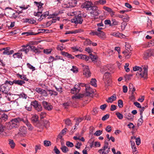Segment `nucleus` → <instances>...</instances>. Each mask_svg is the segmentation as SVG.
I'll return each instance as SVG.
<instances>
[{
    "instance_id": "f257e3e1",
    "label": "nucleus",
    "mask_w": 154,
    "mask_h": 154,
    "mask_svg": "<svg viewBox=\"0 0 154 154\" xmlns=\"http://www.w3.org/2000/svg\"><path fill=\"white\" fill-rule=\"evenodd\" d=\"M134 71H137L136 75L139 77L146 79L148 76V68L147 66H142V67L135 66L133 68Z\"/></svg>"
},
{
    "instance_id": "f03ea898",
    "label": "nucleus",
    "mask_w": 154,
    "mask_h": 154,
    "mask_svg": "<svg viewBox=\"0 0 154 154\" xmlns=\"http://www.w3.org/2000/svg\"><path fill=\"white\" fill-rule=\"evenodd\" d=\"M103 79L106 85L109 86L111 83V74L109 72H106L104 75Z\"/></svg>"
},
{
    "instance_id": "7ed1b4c3",
    "label": "nucleus",
    "mask_w": 154,
    "mask_h": 154,
    "mask_svg": "<svg viewBox=\"0 0 154 154\" xmlns=\"http://www.w3.org/2000/svg\"><path fill=\"white\" fill-rule=\"evenodd\" d=\"M20 118H15L11 120L10 122V125L8 127L9 129H11L13 128H17L19 125L20 121Z\"/></svg>"
},
{
    "instance_id": "20e7f679",
    "label": "nucleus",
    "mask_w": 154,
    "mask_h": 154,
    "mask_svg": "<svg viewBox=\"0 0 154 154\" xmlns=\"http://www.w3.org/2000/svg\"><path fill=\"white\" fill-rule=\"evenodd\" d=\"M83 20L82 18L81 15H78L77 16H75L74 17L71 19V22L72 23H75L76 24H81L82 23Z\"/></svg>"
},
{
    "instance_id": "39448f33",
    "label": "nucleus",
    "mask_w": 154,
    "mask_h": 154,
    "mask_svg": "<svg viewBox=\"0 0 154 154\" xmlns=\"http://www.w3.org/2000/svg\"><path fill=\"white\" fill-rule=\"evenodd\" d=\"M16 96L15 94L8 93L5 95L4 98L5 100L12 102L15 99Z\"/></svg>"
},
{
    "instance_id": "423d86ee",
    "label": "nucleus",
    "mask_w": 154,
    "mask_h": 154,
    "mask_svg": "<svg viewBox=\"0 0 154 154\" xmlns=\"http://www.w3.org/2000/svg\"><path fill=\"white\" fill-rule=\"evenodd\" d=\"M83 74L87 78L90 77L91 75V73L89 69L88 66L86 65H83Z\"/></svg>"
},
{
    "instance_id": "0eeeda50",
    "label": "nucleus",
    "mask_w": 154,
    "mask_h": 154,
    "mask_svg": "<svg viewBox=\"0 0 154 154\" xmlns=\"http://www.w3.org/2000/svg\"><path fill=\"white\" fill-rule=\"evenodd\" d=\"M10 90L9 87L6 84L2 85L0 86V91L7 94Z\"/></svg>"
},
{
    "instance_id": "6e6552de",
    "label": "nucleus",
    "mask_w": 154,
    "mask_h": 154,
    "mask_svg": "<svg viewBox=\"0 0 154 154\" xmlns=\"http://www.w3.org/2000/svg\"><path fill=\"white\" fill-rule=\"evenodd\" d=\"M34 3L38 8V12L42 14L44 9L43 7L44 4L41 3V2H37L36 1L34 2Z\"/></svg>"
},
{
    "instance_id": "1a4fd4ad",
    "label": "nucleus",
    "mask_w": 154,
    "mask_h": 154,
    "mask_svg": "<svg viewBox=\"0 0 154 154\" xmlns=\"http://www.w3.org/2000/svg\"><path fill=\"white\" fill-rule=\"evenodd\" d=\"M93 5L92 3L91 2H86L82 4L81 6L82 8H86L87 11L90 10L91 6Z\"/></svg>"
},
{
    "instance_id": "9d476101",
    "label": "nucleus",
    "mask_w": 154,
    "mask_h": 154,
    "mask_svg": "<svg viewBox=\"0 0 154 154\" xmlns=\"http://www.w3.org/2000/svg\"><path fill=\"white\" fill-rule=\"evenodd\" d=\"M35 91L38 93L41 94L44 96L47 95V93L45 90L41 88H36L35 89Z\"/></svg>"
},
{
    "instance_id": "9b49d317",
    "label": "nucleus",
    "mask_w": 154,
    "mask_h": 154,
    "mask_svg": "<svg viewBox=\"0 0 154 154\" xmlns=\"http://www.w3.org/2000/svg\"><path fill=\"white\" fill-rule=\"evenodd\" d=\"M42 105L45 109L48 111L51 110L53 108V106L51 104L45 101H43Z\"/></svg>"
},
{
    "instance_id": "f8f14e48",
    "label": "nucleus",
    "mask_w": 154,
    "mask_h": 154,
    "mask_svg": "<svg viewBox=\"0 0 154 154\" xmlns=\"http://www.w3.org/2000/svg\"><path fill=\"white\" fill-rule=\"evenodd\" d=\"M81 88L78 85H75L74 87L71 89L70 92L73 94H77L79 93Z\"/></svg>"
},
{
    "instance_id": "ddd939ff",
    "label": "nucleus",
    "mask_w": 154,
    "mask_h": 154,
    "mask_svg": "<svg viewBox=\"0 0 154 154\" xmlns=\"http://www.w3.org/2000/svg\"><path fill=\"white\" fill-rule=\"evenodd\" d=\"M93 92V90L90 86H87L85 87V91L84 94L85 96H89L91 94H92Z\"/></svg>"
},
{
    "instance_id": "4468645a",
    "label": "nucleus",
    "mask_w": 154,
    "mask_h": 154,
    "mask_svg": "<svg viewBox=\"0 0 154 154\" xmlns=\"http://www.w3.org/2000/svg\"><path fill=\"white\" fill-rule=\"evenodd\" d=\"M27 133L26 129L25 127H21L19 130L18 134L19 135L23 136Z\"/></svg>"
},
{
    "instance_id": "2eb2a0df",
    "label": "nucleus",
    "mask_w": 154,
    "mask_h": 154,
    "mask_svg": "<svg viewBox=\"0 0 154 154\" xmlns=\"http://www.w3.org/2000/svg\"><path fill=\"white\" fill-rule=\"evenodd\" d=\"M103 29L102 28L98 27L97 29V31L99 32H98L97 36L101 38H104L106 37L105 34L103 32L101 31Z\"/></svg>"
},
{
    "instance_id": "dca6fc26",
    "label": "nucleus",
    "mask_w": 154,
    "mask_h": 154,
    "mask_svg": "<svg viewBox=\"0 0 154 154\" xmlns=\"http://www.w3.org/2000/svg\"><path fill=\"white\" fill-rule=\"evenodd\" d=\"M110 66L109 65H107L103 66L101 67L100 69V72L102 73L108 72L110 70Z\"/></svg>"
},
{
    "instance_id": "f3484780",
    "label": "nucleus",
    "mask_w": 154,
    "mask_h": 154,
    "mask_svg": "<svg viewBox=\"0 0 154 154\" xmlns=\"http://www.w3.org/2000/svg\"><path fill=\"white\" fill-rule=\"evenodd\" d=\"M111 35L124 38H125L126 37L125 35L120 33L119 32H112L111 34Z\"/></svg>"
},
{
    "instance_id": "a211bd4d",
    "label": "nucleus",
    "mask_w": 154,
    "mask_h": 154,
    "mask_svg": "<svg viewBox=\"0 0 154 154\" xmlns=\"http://www.w3.org/2000/svg\"><path fill=\"white\" fill-rule=\"evenodd\" d=\"M22 47L23 48L20 49V51H24L26 54H27L29 52L30 49L29 45L27 44L26 45H23Z\"/></svg>"
},
{
    "instance_id": "6ab92c4d",
    "label": "nucleus",
    "mask_w": 154,
    "mask_h": 154,
    "mask_svg": "<svg viewBox=\"0 0 154 154\" xmlns=\"http://www.w3.org/2000/svg\"><path fill=\"white\" fill-rule=\"evenodd\" d=\"M75 57L79 59L85 60L86 61L88 60L89 58L85 55L82 54H78L75 55Z\"/></svg>"
},
{
    "instance_id": "aec40b11",
    "label": "nucleus",
    "mask_w": 154,
    "mask_h": 154,
    "mask_svg": "<svg viewBox=\"0 0 154 154\" xmlns=\"http://www.w3.org/2000/svg\"><path fill=\"white\" fill-rule=\"evenodd\" d=\"M23 22L24 23L29 24H34L36 23V21L33 18H26L23 19Z\"/></svg>"
},
{
    "instance_id": "412c9836",
    "label": "nucleus",
    "mask_w": 154,
    "mask_h": 154,
    "mask_svg": "<svg viewBox=\"0 0 154 154\" xmlns=\"http://www.w3.org/2000/svg\"><path fill=\"white\" fill-rule=\"evenodd\" d=\"M83 31V29H79L75 30L74 31H66L65 33V34H76L78 33H80Z\"/></svg>"
},
{
    "instance_id": "4be33fe9",
    "label": "nucleus",
    "mask_w": 154,
    "mask_h": 154,
    "mask_svg": "<svg viewBox=\"0 0 154 154\" xmlns=\"http://www.w3.org/2000/svg\"><path fill=\"white\" fill-rule=\"evenodd\" d=\"M122 53L125 55V58L127 59L130 58L131 55V51L128 50V49L125 50Z\"/></svg>"
},
{
    "instance_id": "5701e85b",
    "label": "nucleus",
    "mask_w": 154,
    "mask_h": 154,
    "mask_svg": "<svg viewBox=\"0 0 154 154\" xmlns=\"http://www.w3.org/2000/svg\"><path fill=\"white\" fill-rule=\"evenodd\" d=\"M0 119H1L2 121L4 122L6 121L8 119V116L7 115L2 112H1V115L0 116Z\"/></svg>"
},
{
    "instance_id": "b1692460",
    "label": "nucleus",
    "mask_w": 154,
    "mask_h": 154,
    "mask_svg": "<svg viewBox=\"0 0 154 154\" xmlns=\"http://www.w3.org/2000/svg\"><path fill=\"white\" fill-rule=\"evenodd\" d=\"M13 82L15 84L20 86H22L23 84L25 83L24 81L21 80H13Z\"/></svg>"
},
{
    "instance_id": "393cba45",
    "label": "nucleus",
    "mask_w": 154,
    "mask_h": 154,
    "mask_svg": "<svg viewBox=\"0 0 154 154\" xmlns=\"http://www.w3.org/2000/svg\"><path fill=\"white\" fill-rule=\"evenodd\" d=\"M116 99V97L115 94H114L112 96L108 98V99L106 100L108 103H112L113 101L115 100Z\"/></svg>"
},
{
    "instance_id": "a878e982",
    "label": "nucleus",
    "mask_w": 154,
    "mask_h": 154,
    "mask_svg": "<svg viewBox=\"0 0 154 154\" xmlns=\"http://www.w3.org/2000/svg\"><path fill=\"white\" fill-rule=\"evenodd\" d=\"M48 14L49 12L48 11H46V12H45L40 16V17L38 19V20L39 21H41L44 18L48 16Z\"/></svg>"
},
{
    "instance_id": "bb28decb",
    "label": "nucleus",
    "mask_w": 154,
    "mask_h": 154,
    "mask_svg": "<svg viewBox=\"0 0 154 154\" xmlns=\"http://www.w3.org/2000/svg\"><path fill=\"white\" fill-rule=\"evenodd\" d=\"M25 123L27 126L28 129L30 131H32L33 129V127L32 125L31 124L28 122V121L26 120L24 122Z\"/></svg>"
},
{
    "instance_id": "cd10ccee",
    "label": "nucleus",
    "mask_w": 154,
    "mask_h": 154,
    "mask_svg": "<svg viewBox=\"0 0 154 154\" xmlns=\"http://www.w3.org/2000/svg\"><path fill=\"white\" fill-rule=\"evenodd\" d=\"M19 98H17V99L14 100V101L12 102V105L14 106V107L19 106L20 103H19Z\"/></svg>"
},
{
    "instance_id": "c85d7f7f",
    "label": "nucleus",
    "mask_w": 154,
    "mask_h": 154,
    "mask_svg": "<svg viewBox=\"0 0 154 154\" xmlns=\"http://www.w3.org/2000/svg\"><path fill=\"white\" fill-rule=\"evenodd\" d=\"M129 89L130 91L131 92V94H136V93L135 92L136 90L135 88L134 87L133 85L132 84H129Z\"/></svg>"
},
{
    "instance_id": "c756f323",
    "label": "nucleus",
    "mask_w": 154,
    "mask_h": 154,
    "mask_svg": "<svg viewBox=\"0 0 154 154\" xmlns=\"http://www.w3.org/2000/svg\"><path fill=\"white\" fill-rule=\"evenodd\" d=\"M38 116L37 115L35 114L32 115L31 118V120L33 123H35L38 121Z\"/></svg>"
},
{
    "instance_id": "7c9ffc66",
    "label": "nucleus",
    "mask_w": 154,
    "mask_h": 154,
    "mask_svg": "<svg viewBox=\"0 0 154 154\" xmlns=\"http://www.w3.org/2000/svg\"><path fill=\"white\" fill-rule=\"evenodd\" d=\"M125 117L129 120H133L134 116L131 113H126L125 115Z\"/></svg>"
},
{
    "instance_id": "2f4dec72",
    "label": "nucleus",
    "mask_w": 154,
    "mask_h": 154,
    "mask_svg": "<svg viewBox=\"0 0 154 154\" xmlns=\"http://www.w3.org/2000/svg\"><path fill=\"white\" fill-rule=\"evenodd\" d=\"M55 14H52L51 15V17L53 18L51 21H50L49 22L50 25H51V24L52 23H55L56 22V21L59 20H60V17H57L56 18H54V16H55Z\"/></svg>"
},
{
    "instance_id": "473e14b6",
    "label": "nucleus",
    "mask_w": 154,
    "mask_h": 154,
    "mask_svg": "<svg viewBox=\"0 0 154 154\" xmlns=\"http://www.w3.org/2000/svg\"><path fill=\"white\" fill-rule=\"evenodd\" d=\"M8 144L11 149H14L15 146V144L14 140H12L9 139L8 140Z\"/></svg>"
},
{
    "instance_id": "72a5a7b5",
    "label": "nucleus",
    "mask_w": 154,
    "mask_h": 154,
    "mask_svg": "<svg viewBox=\"0 0 154 154\" xmlns=\"http://www.w3.org/2000/svg\"><path fill=\"white\" fill-rule=\"evenodd\" d=\"M143 57L145 59H146L148 57L151 56L150 54V52L149 50L145 51L143 54Z\"/></svg>"
},
{
    "instance_id": "f704fd0d",
    "label": "nucleus",
    "mask_w": 154,
    "mask_h": 154,
    "mask_svg": "<svg viewBox=\"0 0 154 154\" xmlns=\"http://www.w3.org/2000/svg\"><path fill=\"white\" fill-rule=\"evenodd\" d=\"M85 95L84 94H79L78 95H76L72 97V98L73 99L75 98L77 99H80L83 97Z\"/></svg>"
},
{
    "instance_id": "c9c22d12",
    "label": "nucleus",
    "mask_w": 154,
    "mask_h": 154,
    "mask_svg": "<svg viewBox=\"0 0 154 154\" xmlns=\"http://www.w3.org/2000/svg\"><path fill=\"white\" fill-rule=\"evenodd\" d=\"M22 53H17L14 54L13 56L14 58H22Z\"/></svg>"
},
{
    "instance_id": "e433bc0d",
    "label": "nucleus",
    "mask_w": 154,
    "mask_h": 154,
    "mask_svg": "<svg viewBox=\"0 0 154 154\" xmlns=\"http://www.w3.org/2000/svg\"><path fill=\"white\" fill-rule=\"evenodd\" d=\"M109 151V148H108L106 151L103 150V149L99 150L98 152L100 154H107Z\"/></svg>"
},
{
    "instance_id": "4c0bfd02",
    "label": "nucleus",
    "mask_w": 154,
    "mask_h": 154,
    "mask_svg": "<svg viewBox=\"0 0 154 154\" xmlns=\"http://www.w3.org/2000/svg\"><path fill=\"white\" fill-rule=\"evenodd\" d=\"M29 48H30V49L33 52L35 53H39V50L35 46H29Z\"/></svg>"
},
{
    "instance_id": "58836bf2",
    "label": "nucleus",
    "mask_w": 154,
    "mask_h": 154,
    "mask_svg": "<svg viewBox=\"0 0 154 154\" xmlns=\"http://www.w3.org/2000/svg\"><path fill=\"white\" fill-rule=\"evenodd\" d=\"M17 75L21 79L23 80H25L26 81H28V79L27 78L26 76L24 75H21L19 74H17Z\"/></svg>"
},
{
    "instance_id": "ea45409f",
    "label": "nucleus",
    "mask_w": 154,
    "mask_h": 154,
    "mask_svg": "<svg viewBox=\"0 0 154 154\" xmlns=\"http://www.w3.org/2000/svg\"><path fill=\"white\" fill-rule=\"evenodd\" d=\"M85 44H87L88 45L92 44V45L94 46H96L97 44L96 43L92 42L89 39L87 40L85 42Z\"/></svg>"
},
{
    "instance_id": "a19ab883",
    "label": "nucleus",
    "mask_w": 154,
    "mask_h": 154,
    "mask_svg": "<svg viewBox=\"0 0 154 154\" xmlns=\"http://www.w3.org/2000/svg\"><path fill=\"white\" fill-rule=\"evenodd\" d=\"M90 14L91 17H94L96 16H98L99 14L97 10H96L94 11H91L90 12Z\"/></svg>"
},
{
    "instance_id": "79ce46f5",
    "label": "nucleus",
    "mask_w": 154,
    "mask_h": 154,
    "mask_svg": "<svg viewBox=\"0 0 154 154\" xmlns=\"http://www.w3.org/2000/svg\"><path fill=\"white\" fill-rule=\"evenodd\" d=\"M97 80L95 79H92L90 83L91 85L94 87H96L97 85L96 83Z\"/></svg>"
},
{
    "instance_id": "37998d69",
    "label": "nucleus",
    "mask_w": 154,
    "mask_h": 154,
    "mask_svg": "<svg viewBox=\"0 0 154 154\" xmlns=\"http://www.w3.org/2000/svg\"><path fill=\"white\" fill-rule=\"evenodd\" d=\"M77 3V1L75 0H72L70 2L69 4L71 7H75Z\"/></svg>"
},
{
    "instance_id": "c03bdc74",
    "label": "nucleus",
    "mask_w": 154,
    "mask_h": 154,
    "mask_svg": "<svg viewBox=\"0 0 154 154\" xmlns=\"http://www.w3.org/2000/svg\"><path fill=\"white\" fill-rule=\"evenodd\" d=\"M4 127L2 124H0V137L3 136V134L4 131Z\"/></svg>"
},
{
    "instance_id": "a18cd8bd",
    "label": "nucleus",
    "mask_w": 154,
    "mask_h": 154,
    "mask_svg": "<svg viewBox=\"0 0 154 154\" xmlns=\"http://www.w3.org/2000/svg\"><path fill=\"white\" fill-rule=\"evenodd\" d=\"M31 105V106H33L34 108H35L39 104H38V101L36 100H35L32 102Z\"/></svg>"
},
{
    "instance_id": "49530a36",
    "label": "nucleus",
    "mask_w": 154,
    "mask_h": 154,
    "mask_svg": "<svg viewBox=\"0 0 154 154\" xmlns=\"http://www.w3.org/2000/svg\"><path fill=\"white\" fill-rule=\"evenodd\" d=\"M61 149L63 152H66L68 151V148L65 146H62L61 148Z\"/></svg>"
},
{
    "instance_id": "de8ad7c7",
    "label": "nucleus",
    "mask_w": 154,
    "mask_h": 154,
    "mask_svg": "<svg viewBox=\"0 0 154 154\" xmlns=\"http://www.w3.org/2000/svg\"><path fill=\"white\" fill-rule=\"evenodd\" d=\"M52 51L51 49H45L43 50V52L45 54H48L51 53Z\"/></svg>"
},
{
    "instance_id": "09e8293b",
    "label": "nucleus",
    "mask_w": 154,
    "mask_h": 154,
    "mask_svg": "<svg viewBox=\"0 0 154 154\" xmlns=\"http://www.w3.org/2000/svg\"><path fill=\"white\" fill-rule=\"evenodd\" d=\"M26 64L28 67L30 69L32 70V71H33L35 70V67L33 66L29 63H27Z\"/></svg>"
},
{
    "instance_id": "8fccbe9b",
    "label": "nucleus",
    "mask_w": 154,
    "mask_h": 154,
    "mask_svg": "<svg viewBox=\"0 0 154 154\" xmlns=\"http://www.w3.org/2000/svg\"><path fill=\"white\" fill-rule=\"evenodd\" d=\"M19 99L20 98H22L25 99H26L27 97V95L24 93H22L20 94L19 95Z\"/></svg>"
},
{
    "instance_id": "3c124183",
    "label": "nucleus",
    "mask_w": 154,
    "mask_h": 154,
    "mask_svg": "<svg viewBox=\"0 0 154 154\" xmlns=\"http://www.w3.org/2000/svg\"><path fill=\"white\" fill-rule=\"evenodd\" d=\"M112 26H116L117 25L119 24V22L118 21H117L116 19H112Z\"/></svg>"
},
{
    "instance_id": "603ef678",
    "label": "nucleus",
    "mask_w": 154,
    "mask_h": 154,
    "mask_svg": "<svg viewBox=\"0 0 154 154\" xmlns=\"http://www.w3.org/2000/svg\"><path fill=\"white\" fill-rule=\"evenodd\" d=\"M117 117L120 119H122L123 117V116L119 112H116V113Z\"/></svg>"
},
{
    "instance_id": "864d4df0",
    "label": "nucleus",
    "mask_w": 154,
    "mask_h": 154,
    "mask_svg": "<svg viewBox=\"0 0 154 154\" xmlns=\"http://www.w3.org/2000/svg\"><path fill=\"white\" fill-rule=\"evenodd\" d=\"M71 70L73 72L77 73L78 71V68L75 66H73L72 68L71 69Z\"/></svg>"
},
{
    "instance_id": "5fc2aeb1",
    "label": "nucleus",
    "mask_w": 154,
    "mask_h": 154,
    "mask_svg": "<svg viewBox=\"0 0 154 154\" xmlns=\"http://www.w3.org/2000/svg\"><path fill=\"white\" fill-rule=\"evenodd\" d=\"M44 144L45 146H48L51 145V142L49 141L45 140L44 141Z\"/></svg>"
},
{
    "instance_id": "6e6d98bb",
    "label": "nucleus",
    "mask_w": 154,
    "mask_h": 154,
    "mask_svg": "<svg viewBox=\"0 0 154 154\" xmlns=\"http://www.w3.org/2000/svg\"><path fill=\"white\" fill-rule=\"evenodd\" d=\"M118 106L119 107L121 108L123 106V102L121 100H119L118 102Z\"/></svg>"
},
{
    "instance_id": "4d7b16f0",
    "label": "nucleus",
    "mask_w": 154,
    "mask_h": 154,
    "mask_svg": "<svg viewBox=\"0 0 154 154\" xmlns=\"http://www.w3.org/2000/svg\"><path fill=\"white\" fill-rule=\"evenodd\" d=\"M102 133V131L100 130H97L96 131V132L94 134V135L95 136H99L100 134H101Z\"/></svg>"
},
{
    "instance_id": "13d9d810",
    "label": "nucleus",
    "mask_w": 154,
    "mask_h": 154,
    "mask_svg": "<svg viewBox=\"0 0 154 154\" xmlns=\"http://www.w3.org/2000/svg\"><path fill=\"white\" fill-rule=\"evenodd\" d=\"M97 109L98 108L96 107L94 108L91 112L92 114L94 115H95L97 114L98 113Z\"/></svg>"
},
{
    "instance_id": "bf43d9fd",
    "label": "nucleus",
    "mask_w": 154,
    "mask_h": 154,
    "mask_svg": "<svg viewBox=\"0 0 154 154\" xmlns=\"http://www.w3.org/2000/svg\"><path fill=\"white\" fill-rule=\"evenodd\" d=\"M142 118L143 116H142V117H141V116H140V118L139 119L137 123L138 126H140L142 124L143 122V120L142 119Z\"/></svg>"
},
{
    "instance_id": "052dcab7",
    "label": "nucleus",
    "mask_w": 154,
    "mask_h": 154,
    "mask_svg": "<svg viewBox=\"0 0 154 154\" xmlns=\"http://www.w3.org/2000/svg\"><path fill=\"white\" fill-rule=\"evenodd\" d=\"M90 58L92 61H94L97 59V57L96 56L92 54L91 53L90 54Z\"/></svg>"
},
{
    "instance_id": "680f3d73",
    "label": "nucleus",
    "mask_w": 154,
    "mask_h": 154,
    "mask_svg": "<svg viewBox=\"0 0 154 154\" xmlns=\"http://www.w3.org/2000/svg\"><path fill=\"white\" fill-rule=\"evenodd\" d=\"M125 50L128 49V50H130V51H131V48L130 45L128 43H126L125 45Z\"/></svg>"
},
{
    "instance_id": "e2e57ef3",
    "label": "nucleus",
    "mask_w": 154,
    "mask_h": 154,
    "mask_svg": "<svg viewBox=\"0 0 154 154\" xmlns=\"http://www.w3.org/2000/svg\"><path fill=\"white\" fill-rule=\"evenodd\" d=\"M133 154H137L138 153V151L136 146L131 147Z\"/></svg>"
},
{
    "instance_id": "0e129e2a",
    "label": "nucleus",
    "mask_w": 154,
    "mask_h": 154,
    "mask_svg": "<svg viewBox=\"0 0 154 154\" xmlns=\"http://www.w3.org/2000/svg\"><path fill=\"white\" fill-rule=\"evenodd\" d=\"M125 16L123 17V20L126 22H128L129 20L130 17L127 14L124 15Z\"/></svg>"
},
{
    "instance_id": "69168bd1",
    "label": "nucleus",
    "mask_w": 154,
    "mask_h": 154,
    "mask_svg": "<svg viewBox=\"0 0 154 154\" xmlns=\"http://www.w3.org/2000/svg\"><path fill=\"white\" fill-rule=\"evenodd\" d=\"M25 109L28 111H31L32 109V106L31 104L29 105H27L26 106H25Z\"/></svg>"
},
{
    "instance_id": "338daca9",
    "label": "nucleus",
    "mask_w": 154,
    "mask_h": 154,
    "mask_svg": "<svg viewBox=\"0 0 154 154\" xmlns=\"http://www.w3.org/2000/svg\"><path fill=\"white\" fill-rule=\"evenodd\" d=\"M106 2V0H100L97 2V3L101 5L105 4Z\"/></svg>"
},
{
    "instance_id": "774afa93",
    "label": "nucleus",
    "mask_w": 154,
    "mask_h": 154,
    "mask_svg": "<svg viewBox=\"0 0 154 154\" xmlns=\"http://www.w3.org/2000/svg\"><path fill=\"white\" fill-rule=\"evenodd\" d=\"M66 144L67 146L70 147H72L73 146V144L69 141H67L66 142Z\"/></svg>"
}]
</instances>
